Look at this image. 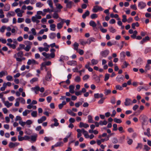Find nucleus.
<instances>
[{
	"label": "nucleus",
	"mask_w": 151,
	"mask_h": 151,
	"mask_svg": "<svg viewBox=\"0 0 151 151\" xmlns=\"http://www.w3.org/2000/svg\"><path fill=\"white\" fill-rule=\"evenodd\" d=\"M71 134V132H69L68 134V135L66 136L63 139V142L65 143H66L68 141V138L70 137Z\"/></svg>",
	"instance_id": "6"
},
{
	"label": "nucleus",
	"mask_w": 151,
	"mask_h": 151,
	"mask_svg": "<svg viewBox=\"0 0 151 151\" xmlns=\"http://www.w3.org/2000/svg\"><path fill=\"white\" fill-rule=\"evenodd\" d=\"M53 18L56 19H57L58 18V14L56 13H55L53 14Z\"/></svg>",
	"instance_id": "47"
},
{
	"label": "nucleus",
	"mask_w": 151,
	"mask_h": 151,
	"mask_svg": "<svg viewBox=\"0 0 151 151\" xmlns=\"http://www.w3.org/2000/svg\"><path fill=\"white\" fill-rule=\"evenodd\" d=\"M150 68V65H148V64H147L145 67V70L147 71L149 70Z\"/></svg>",
	"instance_id": "20"
},
{
	"label": "nucleus",
	"mask_w": 151,
	"mask_h": 151,
	"mask_svg": "<svg viewBox=\"0 0 151 151\" xmlns=\"http://www.w3.org/2000/svg\"><path fill=\"white\" fill-rule=\"evenodd\" d=\"M44 140L46 142H48L52 139V138L51 137H45L44 138Z\"/></svg>",
	"instance_id": "18"
},
{
	"label": "nucleus",
	"mask_w": 151,
	"mask_h": 151,
	"mask_svg": "<svg viewBox=\"0 0 151 151\" xmlns=\"http://www.w3.org/2000/svg\"><path fill=\"white\" fill-rule=\"evenodd\" d=\"M89 12L88 11H87L83 15L82 17L83 18H85L86 16H88L89 15Z\"/></svg>",
	"instance_id": "21"
},
{
	"label": "nucleus",
	"mask_w": 151,
	"mask_h": 151,
	"mask_svg": "<svg viewBox=\"0 0 151 151\" xmlns=\"http://www.w3.org/2000/svg\"><path fill=\"white\" fill-rule=\"evenodd\" d=\"M3 86L1 87V90L2 91H4L5 90V89L6 87V86L5 84H4Z\"/></svg>",
	"instance_id": "45"
},
{
	"label": "nucleus",
	"mask_w": 151,
	"mask_h": 151,
	"mask_svg": "<svg viewBox=\"0 0 151 151\" xmlns=\"http://www.w3.org/2000/svg\"><path fill=\"white\" fill-rule=\"evenodd\" d=\"M112 142L114 144H116L118 142V140L116 138H114L113 139Z\"/></svg>",
	"instance_id": "42"
},
{
	"label": "nucleus",
	"mask_w": 151,
	"mask_h": 151,
	"mask_svg": "<svg viewBox=\"0 0 151 151\" xmlns=\"http://www.w3.org/2000/svg\"><path fill=\"white\" fill-rule=\"evenodd\" d=\"M37 136L35 135H32L30 136V139L33 142H35L36 140Z\"/></svg>",
	"instance_id": "14"
},
{
	"label": "nucleus",
	"mask_w": 151,
	"mask_h": 151,
	"mask_svg": "<svg viewBox=\"0 0 151 151\" xmlns=\"http://www.w3.org/2000/svg\"><path fill=\"white\" fill-rule=\"evenodd\" d=\"M6 29V27L4 26H3L0 29V31L1 32H4L5 29Z\"/></svg>",
	"instance_id": "35"
},
{
	"label": "nucleus",
	"mask_w": 151,
	"mask_h": 151,
	"mask_svg": "<svg viewBox=\"0 0 151 151\" xmlns=\"http://www.w3.org/2000/svg\"><path fill=\"white\" fill-rule=\"evenodd\" d=\"M150 40V37L149 36H147L143 38L142 40L140 41V43L141 44H143Z\"/></svg>",
	"instance_id": "3"
},
{
	"label": "nucleus",
	"mask_w": 151,
	"mask_h": 151,
	"mask_svg": "<svg viewBox=\"0 0 151 151\" xmlns=\"http://www.w3.org/2000/svg\"><path fill=\"white\" fill-rule=\"evenodd\" d=\"M126 16L125 15L123 16V19H122V21L123 22H125L127 21V20L126 18Z\"/></svg>",
	"instance_id": "46"
},
{
	"label": "nucleus",
	"mask_w": 151,
	"mask_h": 151,
	"mask_svg": "<svg viewBox=\"0 0 151 151\" xmlns=\"http://www.w3.org/2000/svg\"><path fill=\"white\" fill-rule=\"evenodd\" d=\"M133 39H135L138 40H140L142 39L141 36L139 35L137 36H134L133 35Z\"/></svg>",
	"instance_id": "19"
},
{
	"label": "nucleus",
	"mask_w": 151,
	"mask_h": 151,
	"mask_svg": "<svg viewBox=\"0 0 151 151\" xmlns=\"http://www.w3.org/2000/svg\"><path fill=\"white\" fill-rule=\"evenodd\" d=\"M137 34V32L136 30H135L133 32V35L134 36H136Z\"/></svg>",
	"instance_id": "59"
},
{
	"label": "nucleus",
	"mask_w": 151,
	"mask_h": 151,
	"mask_svg": "<svg viewBox=\"0 0 151 151\" xmlns=\"http://www.w3.org/2000/svg\"><path fill=\"white\" fill-rule=\"evenodd\" d=\"M5 105L7 107L9 108L10 106H12V103H9L8 101L4 102Z\"/></svg>",
	"instance_id": "15"
},
{
	"label": "nucleus",
	"mask_w": 151,
	"mask_h": 151,
	"mask_svg": "<svg viewBox=\"0 0 151 151\" xmlns=\"http://www.w3.org/2000/svg\"><path fill=\"white\" fill-rule=\"evenodd\" d=\"M110 16L112 18L115 17L116 18H118V15L117 14H116L114 15L113 14H110Z\"/></svg>",
	"instance_id": "34"
},
{
	"label": "nucleus",
	"mask_w": 151,
	"mask_h": 151,
	"mask_svg": "<svg viewBox=\"0 0 151 151\" xmlns=\"http://www.w3.org/2000/svg\"><path fill=\"white\" fill-rule=\"evenodd\" d=\"M31 47L29 45H27V46L24 48V49L25 50H26L27 51H28L30 49Z\"/></svg>",
	"instance_id": "33"
},
{
	"label": "nucleus",
	"mask_w": 151,
	"mask_h": 151,
	"mask_svg": "<svg viewBox=\"0 0 151 151\" xmlns=\"http://www.w3.org/2000/svg\"><path fill=\"white\" fill-rule=\"evenodd\" d=\"M83 135L84 136V137L86 138H88L89 135H88V132H85V133H83Z\"/></svg>",
	"instance_id": "30"
},
{
	"label": "nucleus",
	"mask_w": 151,
	"mask_h": 151,
	"mask_svg": "<svg viewBox=\"0 0 151 151\" xmlns=\"http://www.w3.org/2000/svg\"><path fill=\"white\" fill-rule=\"evenodd\" d=\"M113 130L116 131L117 130V125L116 124H114L113 125Z\"/></svg>",
	"instance_id": "36"
},
{
	"label": "nucleus",
	"mask_w": 151,
	"mask_h": 151,
	"mask_svg": "<svg viewBox=\"0 0 151 151\" xmlns=\"http://www.w3.org/2000/svg\"><path fill=\"white\" fill-rule=\"evenodd\" d=\"M36 62L34 60H29L27 62V64L29 65L31 64H35Z\"/></svg>",
	"instance_id": "13"
},
{
	"label": "nucleus",
	"mask_w": 151,
	"mask_h": 151,
	"mask_svg": "<svg viewBox=\"0 0 151 151\" xmlns=\"http://www.w3.org/2000/svg\"><path fill=\"white\" fill-rule=\"evenodd\" d=\"M147 144L149 146H151V140H147Z\"/></svg>",
	"instance_id": "63"
},
{
	"label": "nucleus",
	"mask_w": 151,
	"mask_h": 151,
	"mask_svg": "<svg viewBox=\"0 0 151 151\" xmlns=\"http://www.w3.org/2000/svg\"><path fill=\"white\" fill-rule=\"evenodd\" d=\"M49 2V4L50 6V7L52 8H53V6H52V1L51 0H49L48 1Z\"/></svg>",
	"instance_id": "44"
},
{
	"label": "nucleus",
	"mask_w": 151,
	"mask_h": 151,
	"mask_svg": "<svg viewBox=\"0 0 151 151\" xmlns=\"http://www.w3.org/2000/svg\"><path fill=\"white\" fill-rule=\"evenodd\" d=\"M144 109V107L143 105H141L138 109L136 112H134L133 115L137 116Z\"/></svg>",
	"instance_id": "1"
},
{
	"label": "nucleus",
	"mask_w": 151,
	"mask_h": 151,
	"mask_svg": "<svg viewBox=\"0 0 151 151\" xmlns=\"http://www.w3.org/2000/svg\"><path fill=\"white\" fill-rule=\"evenodd\" d=\"M150 88L148 87H147V88H145V87H142L141 88H140V87H139L137 88V90L138 91H140L141 90V89H145L146 91H147V90H148V89H149Z\"/></svg>",
	"instance_id": "17"
},
{
	"label": "nucleus",
	"mask_w": 151,
	"mask_h": 151,
	"mask_svg": "<svg viewBox=\"0 0 151 151\" xmlns=\"http://www.w3.org/2000/svg\"><path fill=\"white\" fill-rule=\"evenodd\" d=\"M24 21V19L22 18H19L18 19V22L20 23L23 22Z\"/></svg>",
	"instance_id": "39"
},
{
	"label": "nucleus",
	"mask_w": 151,
	"mask_h": 151,
	"mask_svg": "<svg viewBox=\"0 0 151 151\" xmlns=\"http://www.w3.org/2000/svg\"><path fill=\"white\" fill-rule=\"evenodd\" d=\"M63 143L62 142H59L56 143L54 146L55 147H61L63 145Z\"/></svg>",
	"instance_id": "10"
},
{
	"label": "nucleus",
	"mask_w": 151,
	"mask_h": 151,
	"mask_svg": "<svg viewBox=\"0 0 151 151\" xmlns=\"http://www.w3.org/2000/svg\"><path fill=\"white\" fill-rule=\"evenodd\" d=\"M90 25L93 27H96V24L93 21H92L90 22Z\"/></svg>",
	"instance_id": "23"
},
{
	"label": "nucleus",
	"mask_w": 151,
	"mask_h": 151,
	"mask_svg": "<svg viewBox=\"0 0 151 151\" xmlns=\"http://www.w3.org/2000/svg\"><path fill=\"white\" fill-rule=\"evenodd\" d=\"M139 26V24L138 22H136V23H133V28L135 26L138 27Z\"/></svg>",
	"instance_id": "38"
},
{
	"label": "nucleus",
	"mask_w": 151,
	"mask_h": 151,
	"mask_svg": "<svg viewBox=\"0 0 151 151\" xmlns=\"http://www.w3.org/2000/svg\"><path fill=\"white\" fill-rule=\"evenodd\" d=\"M66 103L65 101H63L62 104H60L59 105V107L60 109H61L63 106V105H65Z\"/></svg>",
	"instance_id": "32"
},
{
	"label": "nucleus",
	"mask_w": 151,
	"mask_h": 151,
	"mask_svg": "<svg viewBox=\"0 0 151 151\" xmlns=\"http://www.w3.org/2000/svg\"><path fill=\"white\" fill-rule=\"evenodd\" d=\"M46 119V117L45 116L42 117L41 119L38 120L39 123H42Z\"/></svg>",
	"instance_id": "22"
},
{
	"label": "nucleus",
	"mask_w": 151,
	"mask_h": 151,
	"mask_svg": "<svg viewBox=\"0 0 151 151\" xmlns=\"http://www.w3.org/2000/svg\"><path fill=\"white\" fill-rule=\"evenodd\" d=\"M86 146V144L85 143H83L82 144H81L80 145V147L82 148H83L85 147Z\"/></svg>",
	"instance_id": "51"
},
{
	"label": "nucleus",
	"mask_w": 151,
	"mask_h": 151,
	"mask_svg": "<svg viewBox=\"0 0 151 151\" xmlns=\"http://www.w3.org/2000/svg\"><path fill=\"white\" fill-rule=\"evenodd\" d=\"M32 151H37L36 147L34 146H32Z\"/></svg>",
	"instance_id": "64"
},
{
	"label": "nucleus",
	"mask_w": 151,
	"mask_h": 151,
	"mask_svg": "<svg viewBox=\"0 0 151 151\" xmlns=\"http://www.w3.org/2000/svg\"><path fill=\"white\" fill-rule=\"evenodd\" d=\"M8 21V19H4L2 20V22L3 23H6Z\"/></svg>",
	"instance_id": "62"
},
{
	"label": "nucleus",
	"mask_w": 151,
	"mask_h": 151,
	"mask_svg": "<svg viewBox=\"0 0 151 151\" xmlns=\"http://www.w3.org/2000/svg\"><path fill=\"white\" fill-rule=\"evenodd\" d=\"M128 141H127V143L128 144L130 145H131L132 142V141L131 139H129L128 137H127Z\"/></svg>",
	"instance_id": "41"
},
{
	"label": "nucleus",
	"mask_w": 151,
	"mask_h": 151,
	"mask_svg": "<svg viewBox=\"0 0 151 151\" xmlns=\"http://www.w3.org/2000/svg\"><path fill=\"white\" fill-rule=\"evenodd\" d=\"M138 83L136 82H133V86H137L138 85Z\"/></svg>",
	"instance_id": "56"
},
{
	"label": "nucleus",
	"mask_w": 151,
	"mask_h": 151,
	"mask_svg": "<svg viewBox=\"0 0 151 151\" xmlns=\"http://www.w3.org/2000/svg\"><path fill=\"white\" fill-rule=\"evenodd\" d=\"M5 72L4 71H2L0 73V77H2L3 76L5 75Z\"/></svg>",
	"instance_id": "61"
},
{
	"label": "nucleus",
	"mask_w": 151,
	"mask_h": 151,
	"mask_svg": "<svg viewBox=\"0 0 151 151\" xmlns=\"http://www.w3.org/2000/svg\"><path fill=\"white\" fill-rule=\"evenodd\" d=\"M63 23V22H61L60 23H58L57 25V27L59 29H60L62 27V25Z\"/></svg>",
	"instance_id": "24"
},
{
	"label": "nucleus",
	"mask_w": 151,
	"mask_h": 151,
	"mask_svg": "<svg viewBox=\"0 0 151 151\" xmlns=\"http://www.w3.org/2000/svg\"><path fill=\"white\" fill-rule=\"evenodd\" d=\"M89 125L86 123H80L79 127L81 128L83 127L85 128H86L88 127Z\"/></svg>",
	"instance_id": "9"
},
{
	"label": "nucleus",
	"mask_w": 151,
	"mask_h": 151,
	"mask_svg": "<svg viewBox=\"0 0 151 151\" xmlns=\"http://www.w3.org/2000/svg\"><path fill=\"white\" fill-rule=\"evenodd\" d=\"M4 127L6 129H9V126L8 124H5L4 125Z\"/></svg>",
	"instance_id": "54"
},
{
	"label": "nucleus",
	"mask_w": 151,
	"mask_h": 151,
	"mask_svg": "<svg viewBox=\"0 0 151 151\" xmlns=\"http://www.w3.org/2000/svg\"><path fill=\"white\" fill-rule=\"evenodd\" d=\"M5 136L6 138H9L10 137V134L8 133H6L5 134Z\"/></svg>",
	"instance_id": "53"
},
{
	"label": "nucleus",
	"mask_w": 151,
	"mask_h": 151,
	"mask_svg": "<svg viewBox=\"0 0 151 151\" xmlns=\"http://www.w3.org/2000/svg\"><path fill=\"white\" fill-rule=\"evenodd\" d=\"M74 86L71 85L69 86V88L70 89V92L71 93H74L75 91L74 90Z\"/></svg>",
	"instance_id": "11"
},
{
	"label": "nucleus",
	"mask_w": 151,
	"mask_h": 151,
	"mask_svg": "<svg viewBox=\"0 0 151 151\" xmlns=\"http://www.w3.org/2000/svg\"><path fill=\"white\" fill-rule=\"evenodd\" d=\"M19 144V143L18 142L13 143L11 142L9 143V146L10 148H12L17 146Z\"/></svg>",
	"instance_id": "4"
},
{
	"label": "nucleus",
	"mask_w": 151,
	"mask_h": 151,
	"mask_svg": "<svg viewBox=\"0 0 151 151\" xmlns=\"http://www.w3.org/2000/svg\"><path fill=\"white\" fill-rule=\"evenodd\" d=\"M71 2H69L67 4V6L68 7L70 8L71 7Z\"/></svg>",
	"instance_id": "60"
},
{
	"label": "nucleus",
	"mask_w": 151,
	"mask_h": 151,
	"mask_svg": "<svg viewBox=\"0 0 151 151\" xmlns=\"http://www.w3.org/2000/svg\"><path fill=\"white\" fill-rule=\"evenodd\" d=\"M41 17L40 15H36L35 16L32 17V19L33 22H35L37 19H40Z\"/></svg>",
	"instance_id": "5"
},
{
	"label": "nucleus",
	"mask_w": 151,
	"mask_h": 151,
	"mask_svg": "<svg viewBox=\"0 0 151 151\" xmlns=\"http://www.w3.org/2000/svg\"><path fill=\"white\" fill-rule=\"evenodd\" d=\"M95 124H96V125L95 126H96V127H99V124L103 126V125H106L107 124V123H95Z\"/></svg>",
	"instance_id": "37"
},
{
	"label": "nucleus",
	"mask_w": 151,
	"mask_h": 151,
	"mask_svg": "<svg viewBox=\"0 0 151 151\" xmlns=\"http://www.w3.org/2000/svg\"><path fill=\"white\" fill-rule=\"evenodd\" d=\"M94 97L95 98H98L100 96L99 95L98 93L95 94L94 95Z\"/></svg>",
	"instance_id": "58"
},
{
	"label": "nucleus",
	"mask_w": 151,
	"mask_h": 151,
	"mask_svg": "<svg viewBox=\"0 0 151 151\" xmlns=\"http://www.w3.org/2000/svg\"><path fill=\"white\" fill-rule=\"evenodd\" d=\"M42 55L46 57V58H48L50 56V55L48 54H47L46 53L44 52L42 53Z\"/></svg>",
	"instance_id": "27"
},
{
	"label": "nucleus",
	"mask_w": 151,
	"mask_h": 151,
	"mask_svg": "<svg viewBox=\"0 0 151 151\" xmlns=\"http://www.w3.org/2000/svg\"><path fill=\"white\" fill-rule=\"evenodd\" d=\"M146 5V3L143 1L139 2L138 4V7L141 9H144Z\"/></svg>",
	"instance_id": "2"
},
{
	"label": "nucleus",
	"mask_w": 151,
	"mask_h": 151,
	"mask_svg": "<svg viewBox=\"0 0 151 151\" xmlns=\"http://www.w3.org/2000/svg\"><path fill=\"white\" fill-rule=\"evenodd\" d=\"M139 107V106L137 105H135L133 107V109L134 111H136Z\"/></svg>",
	"instance_id": "31"
},
{
	"label": "nucleus",
	"mask_w": 151,
	"mask_h": 151,
	"mask_svg": "<svg viewBox=\"0 0 151 151\" xmlns=\"http://www.w3.org/2000/svg\"><path fill=\"white\" fill-rule=\"evenodd\" d=\"M136 63L137 65H139L143 64V61L142 59L139 58L136 60Z\"/></svg>",
	"instance_id": "7"
},
{
	"label": "nucleus",
	"mask_w": 151,
	"mask_h": 151,
	"mask_svg": "<svg viewBox=\"0 0 151 151\" xmlns=\"http://www.w3.org/2000/svg\"><path fill=\"white\" fill-rule=\"evenodd\" d=\"M24 140L29 141L30 139V136L26 135L24 136Z\"/></svg>",
	"instance_id": "28"
},
{
	"label": "nucleus",
	"mask_w": 151,
	"mask_h": 151,
	"mask_svg": "<svg viewBox=\"0 0 151 151\" xmlns=\"http://www.w3.org/2000/svg\"><path fill=\"white\" fill-rule=\"evenodd\" d=\"M7 45L12 48L13 49H15L16 48V45H12L10 43H7Z\"/></svg>",
	"instance_id": "29"
},
{
	"label": "nucleus",
	"mask_w": 151,
	"mask_h": 151,
	"mask_svg": "<svg viewBox=\"0 0 151 151\" xmlns=\"http://www.w3.org/2000/svg\"><path fill=\"white\" fill-rule=\"evenodd\" d=\"M31 31L32 32V34L34 35H36V32L35 29L34 28H32L31 29Z\"/></svg>",
	"instance_id": "40"
},
{
	"label": "nucleus",
	"mask_w": 151,
	"mask_h": 151,
	"mask_svg": "<svg viewBox=\"0 0 151 151\" xmlns=\"http://www.w3.org/2000/svg\"><path fill=\"white\" fill-rule=\"evenodd\" d=\"M146 32H143L142 31L141 32L140 34L143 37L144 36L146 35Z\"/></svg>",
	"instance_id": "55"
},
{
	"label": "nucleus",
	"mask_w": 151,
	"mask_h": 151,
	"mask_svg": "<svg viewBox=\"0 0 151 151\" xmlns=\"http://www.w3.org/2000/svg\"><path fill=\"white\" fill-rule=\"evenodd\" d=\"M11 140L12 141H15L17 140V138L16 137H13L11 138Z\"/></svg>",
	"instance_id": "57"
},
{
	"label": "nucleus",
	"mask_w": 151,
	"mask_h": 151,
	"mask_svg": "<svg viewBox=\"0 0 151 151\" xmlns=\"http://www.w3.org/2000/svg\"><path fill=\"white\" fill-rule=\"evenodd\" d=\"M78 44L76 43H75L74 45V49L76 50H78Z\"/></svg>",
	"instance_id": "26"
},
{
	"label": "nucleus",
	"mask_w": 151,
	"mask_h": 151,
	"mask_svg": "<svg viewBox=\"0 0 151 151\" xmlns=\"http://www.w3.org/2000/svg\"><path fill=\"white\" fill-rule=\"evenodd\" d=\"M143 147V144L141 143H137V145L135 147V149H138L139 148L140 149H142Z\"/></svg>",
	"instance_id": "12"
},
{
	"label": "nucleus",
	"mask_w": 151,
	"mask_h": 151,
	"mask_svg": "<svg viewBox=\"0 0 151 151\" xmlns=\"http://www.w3.org/2000/svg\"><path fill=\"white\" fill-rule=\"evenodd\" d=\"M18 57H21L23 56V53L22 52H20L17 54Z\"/></svg>",
	"instance_id": "48"
},
{
	"label": "nucleus",
	"mask_w": 151,
	"mask_h": 151,
	"mask_svg": "<svg viewBox=\"0 0 151 151\" xmlns=\"http://www.w3.org/2000/svg\"><path fill=\"white\" fill-rule=\"evenodd\" d=\"M59 125V123H54L53 124H52L51 125V127H53L54 126L57 127Z\"/></svg>",
	"instance_id": "50"
},
{
	"label": "nucleus",
	"mask_w": 151,
	"mask_h": 151,
	"mask_svg": "<svg viewBox=\"0 0 151 151\" xmlns=\"http://www.w3.org/2000/svg\"><path fill=\"white\" fill-rule=\"evenodd\" d=\"M144 134L145 135H147L148 137H150L151 136V134H150V132L147 133L146 132H144Z\"/></svg>",
	"instance_id": "43"
},
{
	"label": "nucleus",
	"mask_w": 151,
	"mask_h": 151,
	"mask_svg": "<svg viewBox=\"0 0 151 151\" xmlns=\"http://www.w3.org/2000/svg\"><path fill=\"white\" fill-rule=\"evenodd\" d=\"M102 8L97 6H96L94 7V8L93 9V10L94 12H96L98 10H101Z\"/></svg>",
	"instance_id": "8"
},
{
	"label": "nucleus",
	"mask_w": 151,
	"mask_h": 151,
	"mask_svg": "<svg viewBox=\"0 0 151 151\" xmlns=\"http://www.w3.org/2000/svg\"><path fill=\"white\" fill-rule=\"evenodd\" d=\"M37 113L36 111H33L32 113V115L34 117H35L37 116Z\"/></svg>",
	"instance_id": "52"
},
{
	"label": "nucleus",
	"mask_w": 151,
	"mask_h": 151,
	"mask_svg": "<svg viewBox=\"0 0 151 151\" xmlns=\"http://www.w3.org/2000/svg\"><path fill=\"white\" fill-rule=\"evenodd\" d=\"M29 111L28 110H26L24 112H23V114L24 116H26L28 112H29Z\"/></svg>",
	"instance_id": "49"
},
{
	"label": "nucleus",
	"mask_w": 151,
	"mask_h": 151,
	"mask_svg": "<svg viewBox=\"0 0 151 151\" xmlns=\"http://www.w3.org/2000/svg\"><path fill=\"white\" fill-rule=\"evenodd\" d=\"M150 149V148L147 145H144V147L143 150H145L146 151H148Z\"/></svg>",
	"instance_id": "16"
},
{
	"label": "nucleus",
	"mask_w": 151,
	"mask_h": 151,
	"mask_svg": "<svg viewBox=\"0 0 151 151\" xmlns=\"http://www.w3.org/2000/svg\"><path fill=\"white\" fill-rule=\"evenodd\" d=\"M18 138L19 141H22L23 140H24V137H22L20 135H18Z\"/></svg>",
	"instance_id": "25"
}]
</instances>
